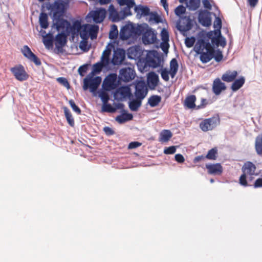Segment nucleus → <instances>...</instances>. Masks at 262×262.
Wrapping results in <instances>:
<instances>
[{
	"label": "nucleus",
	"mask_w": 262,
	"mask_h": 262,
	"mask_svg": "<svg viewBox=\"0 0 262 262\" xmlns=\"http://www.w3.org/2000/svg\"><path fill=\"white\" fill-rule=\"evenodd\" d=\"M69 2L63 0H55L53 3L47 2L43 4L42 7L50 11V15H52L53 21V26L56 29L62 20H65L62 17L64 16L68 7Z\"/></svg>",
	"instance_id": "1"
},
{
	"label": "nucleus",
	"mask_w": 262,
	"mask_h": 262,
	"mask_svg": "<svg viewBox=\"0 0 262 262\" xmlns=\"http://www.w3.org/2000/svg\"><path fill=\"white\" fill-rule=\"evenodd\" d=\"M82 24L80 20L74 19L72 25L70 21L67 19L62 20L56 29L57 31L60 29H65L68 34H71L72 37L74 38L79 35V31L82 29Z\"/></svg>",
	"instance_id": "2"
},
{
	"label": "nucleus",
	"mask_w": 262,
	"mask_h": 262,
	"mask_svg": "<svg viewBox=\"0 0 262 262\" xmlns=\"http://www.w3.org/2000/svg\"><path fill=\"white\" fill-rule=\"evenodd\" d=\"M242 169L243 174L240 176L239 179L240 185L244 187L251 186V184H248L247 174L258 175V173L255 172V165L252 162L248 161L244 164Z\"/></svg>",
	"instance_id": "3"
},
{
	"label": "nucleus",
	"mask_w": 262,
	"mask_h": 262,
	"mask_svg": "<svg viewBox=\"0 0 262 262\" xmlns=\"http://www.w3.org/2000/svg\"><path fill=\"white\" fill-rule=\"evenodd\" d=\"M163 60V55L162 53H159L156 50L149 51L146 55V62L149 67L153 68H156L161 66V63Z\"/></svg>",
	"instance_id": "4"
},
{
	"label": "nucleus",
	"mask_w": 262,
	"mask_h": 262,
	"mask_svg": "<svg viewBox=\"0 0 262 262\" xmlns=\"http://www.w3.org/2000/svg\"><path fill=\"white\" fill-rule=\"evenodd\" d=\"M193 20L189 16H185L180 17L179 20L177 23V29L183 34L186 35V32L191 30L193 27Z\"/></svg>",
	"instance_id": "5"
},
{
	"label": "nucleus",
	"mask_w": 262,
	"mask_h": 262,
	"mask_svg": "<svg viewBox=\"0 0 262 262\" xmlns=\"http://www.w3.org/2000/svg\"><path fill=\"white\" fill-rule=\"evenodd\" d=\"M101 82V78L100 76L93 77L90 75L84 79L83 89L86 90L89 89L90 91L95 94L96 90Z\"/></svg>",
	"instance_id": "6"
},
{
	"label": "nucleus",
	"mask_w": 262,
	"mask_h": 262,
	"mask_svg": "<svg viewBox=\"0 0 262 262\" xmlns=\"http://www.w3.org/2000/svg\"><path fill=\"white\" fill-rule=\"evenodd\" d=\"M136 76V72L133 66L124 67L119 70V81L128 82L133 80Z\"/></svg>",
	"instance_id": "7"
},
{
	"label": "nucleus",
	"mask_w": 262,
	"mask_h": 262,
	"mask_svg": "<svg viewBox=\"0 0 262 262\" xmlns=\"http://www.w3.org/2000/svg\"><path fill=\"white\" fill-rule=\"evenodd\" d=\"M121 81H119L118 78L117 79L116 74H111L104 80L102 84L103 89L108 91L114 90L119 86Z\"/></svg>",
	"instance_id": "8"
},
{
	"label": "nucleus",
	"mask_w": 262,
	"mask_h": 262,
	"mask_svg": "<svg viewBox=\"0 0 262 262\" xmlns=\"http://www.w3.org/2000/svg\"><path fill=\"white\" fill-rule=\"evenodd\" d=\"M220 122L219 116H213L202 121L200 123V127L203 132H207L215 128L220 124Z\"/></svg>",
	"instance_id": "9"
},
{
	"label": "nucleus",
	"mask_w": 262,
	"mask_h": 262,
	"mask_svg": "<svg viewBox=\"0 0 262 262\" xmlns=\"http://www.w3.org/2000/svg\"><path fill=\"white\" fill-rule=\"evenodd\" d=\"M132 95L130 86L123 85L116 89L114 93V98L116 100L121 101L126 98H132Z\"/></svg>",
	"instance_id": "10"
},
{
	"label": "nucleus",
	"mask_w": 262,
	"mask_h": 262,
	"mask_svg": "<svg viewBox=\"0 0 262 262\" xmlns=\"http://www.w3.org/2000/svg\"><path fill=\"white\" fill-rule=\"evenodd\" d=\"M106 14V9L103 8H100L90 12L87 15L86 18H92L95 23L100 24L104 20Z\"/></svg>",
	"instance_id": "11"
},
{
	"label": "nucleus",
	"mask_w": 262,
	"mask_h": 262,
	"mask_svg": "<svg viewBox=\"0 0 262 262\" xmlns=\"http://www.w3.org/2000/svg\"><path fill=\"white\" fill-rule=\"evenodd\" d=\"M142 40L143 43L145 45L156 43L159 41L157 38V33L149 27L146 28L143 33Z\"/></svg>",
	"instance_id": "12"
},
{
	"label": "nucleus",
	"mask_w": 262,
	"mask_h": 262,
	"mask_svg": "<svg viewBox=\"0 0 262 262\" xmlns=\"http://www.w3.org/2000/svg\"><path fill=\"white\" fill-rule=\"evenodd\" d=\"M214 46L212 44L211 42H210L208 39L201 37L198 39L193 48V50L195 53H198V52L200 53V50H204L205 49L206 51H207L208 50H211L214 49Z\"/></svg>",
	"instance_id": "13"
},
{
	"label": "nucleus",
	"mask_w": 262,
	"mask_h": 262,
	"mask_svg": "<svg viewBox=\"0 0 262 262\" xmlns=\"http://www.w3.org/2000/svg\"><path fill=\"white\" fill-rule=\"evenodd\" d=\"M10 71L13 73L15 78L20 81L26 80L29 78L28 74L21 64H18L11 68Z\"/></svg>",
	"instance_id": "14"
},
{
	"label": "nucleus",
	"mask_w": 262,
	"mask_h": 262,
	"mask_svg": "<svg viewBox=\"0 0 262 262\" xmlns=\"http://www.w3.org/2000/svg\"><path fill=\"white\" fill-rule=\"evenodd\" d=\"M60 30H61V32L58 33L55 38V47L59 51H61L62 48L67 44V36L70 35L67 33L65 29H60Z\"/></svg>",
	"instance_id": "15"
},
{
	"label": "nucleus",
	"mask_w": 262,
	"mask_h": 262,
	"mask_svg": "<svg viewBox=\"0 0 262 262\" xmlns=\"http://www.w3.org/2000/svg\"><path fill=\"white\" fill-rule=\"evenodd\" d=\"M214 12H211L207 10H201L199 12L198 21L204 27H209L211 25L212 19L211 15Z\"/></svg>",
	"instance_id": "16"
},
{
	"label": "nucleus",
	"mask_w": 262,
	"mask_h": 262,
	"mask_svg": "<svg viewBox=\"0 0 262 262\" xmlns=\"http://www.w3.org/2000/svg\"><path fill=\"white\" fill-rule=\"evenodd\" d=\"M135 97H139L141 99H144L148 93V90L146 88V84L144 80H136L135 83Z\"/></svg>",
	"instance_id": "17"
},
{
	"label": "nucleus",
	"mask_w": 262,
	"mask_h": 262,
	"mask_svg": "<svg viewBox=\"0 0 262 262\" xmlns=\"http://www.w3.org/2000/svg\"><path fill=\"white\" fill-rule=\"evenodd\" d=\"M110 62V60L108 58H104L101 57V61L98 62L93 66L92 72L88 75V76H94L96 74H99L101 72L104 67H106Z\"/></svg>",
	"instance_id": "18"
},
{
	"label": "nucleus",
	"mask_w": 262,
	"mask_h": 262,
	"mask_svg": "<svg viewBox=\"0 0 262 262\" xmlns=\"http://www.w3.org/2000/svg\"><path fill=\"white\" fill-rule=\"evenodd\" d=\"M125 58V50L122 48H117L114 51L113 57L111 60L114 66L121 64Z\"/></svg>",
	"instance_id": "19"
},
{
	"label": "nucleus",
	"mask_w": 262,
	"mask_h": 262,
	"mask_svg": "<svg viewBox=\"0 0 262 262\" xmlns=\"http://www.w3.org/2000/svg\"><path fill=\"white\" fill-rule=\"evenodd\" d=\"M206 168L210 174L220 176L223 173V169L222 165L219 163L207 164Z\"/></svg>",
	"instance_id": "20"
},
{
	"label": "nucleus",
	"mask_w": 262,
	"mask_h": 262,
	"mask_svg": "<svg viewBox=\"0 0 262 262\" xmlns=\"http://www.w3.org/2000/svg\"><path fill=\"white\" fill-rule=\"evenodd\" d=\"M159 81V76L155 72H150L148 74L147 83L150 90H154L158 85Z\"/></svg>",
	"instance_id": "21"
},
{
	"label": "nucleus",
	"mask_w": 262,
	"mask_h": 262,
	"mask_svg": "<svg viewBox=\"0 0 262 262\" xmlns=\"http://www.w3.org/2000/svg\"><path fill=\"white\" fill-rule=\"evenodd\" d=\"M108 11L109 12V19L112 22H118L123 19V17H121V14H119L113 4L110 5Z\"/></svg>",
	"instance_id": "22"
},
{
	"label": "nucleus",
	"mask_w": 262,
	"mask_h": 262,
	"mask_svg": "<svg viewBox=\"0 0 262 262\" xmlns=\"http://www.w3.org/2000/svg\"><path fill=\"white\" fill-rule=\"evenodd\" d=\"M132 36L130 24L123 26L120 31L119 38L122 40H126Z\"/></svg>",
	"instance_id": "23"
},
{
	"label": "nucleus",
	"mask_w": 262,
	"mask_h": 262,
	"mask_svg": "<svg viewBox=\"0 0 262 262\" xmlns=\"http://www.w3.org/2000/svg\"><path fill=\"white\" fill-rule=\"evenodd\" d=\"M130 25L132 36L134 35L136 36L142 35L145 30L146 29V28L148 27V25L145 23L139 25L137 27L135 26L132 23H130Z\"/></svg>",
	"instance_id": "24"
},
{
	"label": "nucleus",
	"mask_w": 262,
	"mask_h": 262,
	"mask_svg": "<svg viewBox=\"0 0 262 262\" xmlns=\"http://www.w3.org/2000/svg\"><path fill=\"white\" fill-rule=\"evenodd\" d=\"M129 101L128 102V107L129 109L133 112H136L138 110L139 108L141 106L142 101L143 99L139 97H136V98L132 97L128 98Z\"/></svg>",
	"instance_id": "25"
},
{
	"label": "nucleus",
	"mask_w": 262,
	"mask_h": 262,
	"mask_svg": "<svg viewBox=\"0 0 262 262\" xmlns=\"http://www.w3.org/2000/svg\"><path fill=\"white\" fill-rule=\"evenodd\" d=\"M133 119V115L131 113H128L127 111L123 110L121 111V114L117 116L115 120L119 124H123L126 122L130 121Z\"/></svg>",
	"instance_id": "26"
},
{
	"label": "nucleus",
	"mask_w": 262,
	"mask_h": 262,
	"mask_svg": "<svg viewBox=\"0 0 262 262\" xmlns=\"http://www.w3.org/2000/svg\"><path fill=\"white\" fill-rule=\"evenodd\" d=\"M226 86L224 83L222 82L220 78H216L213 83L212 91L216 95L221 94L222 91L225 90Z\"/></svg>",
	"instance_id": "27"
},
{
	"label": "nucleus",
	"mask_w": 262,
	"mask_h": 262,
	"mask_svg": "<svg viewBox=\"0 0 262 262\" xmlns=\"http://www.w3.org/2000/svg\"><path fill=\"white\" fill-rule=\"evenodd\" d=\"M200 53H196V54L200 55V59L203 63H206L210 61L213 58V53L212 50L206 51L204 52L203 50H200Z\"/></svg>",
	"instance_id": "28"
},
{
	"label": "nucleus",
	"mask_w": 262,
	"mask_h": 262,
	"mask_svg": "<svg viewBox=\"0 0 262 262\" xmlns=\"http://www.w3.org/2000/svg\"><path fill=\"white\" fill-rule=\"evenodd\" d=\"M134 11L137 13V15H140V17L147 16L150 13V9L147 6L139 5L135 6Z\"/></svg>",
	"instance_id": "29"
},
{
	"label": "nucleus",
	"mask_w": 262,
	"mask_h": 262,
	"mask_svg": "<svg viewBox=\"0 0 262 262\" xmlns=\"http://www.w3.org/2000/svg\"><path fill=\"white\" fill-rule=\"evenodd\" d=\"M237 75V72L236 71H227L225 74H224L222 76V79L226 82H230L233 81L236 76Z\"/></svg>",
	"instance_id": "30"
},
{
	"label": "nucleus",
	"mask_w": 262,
	"mask_h": 262,
	"mask_svg": "<svg viewBox=\"0 0 262 262\" xmlns=\"http://www.w3.org/2000/svg\"><path fill=\"white\" fill-rule=\"evenodd\" d=\"M179 64L177 59L172 58L170 62L169 74L173 78L178 72Z\"/></svg>",
	"instance_id": "31"
},
{
	"label": "nucleus",
	"mask_w": 262,
	"mask_h": 262,
	"mask_svg": "<svg viewBox=\"0 0 262 262\" xmlns=\"http://www.w3.org/2000/svg\"><path fill=\"white\" fill-rule=\"evenodd\" d=\"M213 6L215 10L217 11V14L214 12L213 13V15L215 17V20L213 23V27L214 28H222V19L219 16L220 14V11L219 10L217 6H216L215 5H214Z\"/></svg>",
	"instance_id": "32"
},
{
	"label": "nucleus",
	"mask_w": 262,
	"mask_h": 262,
	"mask_svg": "<svg viewBox=\"0 0 262 262\" xmlns=\"http://www.w3.org/2000/svg\"><path fill=\"white\" fill-rule=\"evenodd\" d=\"M255 149L258 155H262V134L258 135L255 138Z\"/></svg>",
	"instance_id": "33"
},
{
	"label": "nucleus",
	"mask_w": 262,
	"mask_h": 262,
	"mask_svg": "<svg viewBox=\"0 0 262 262\" xmlns=\"http://www.w3.org/2000/svg\"><path fill=\"white\" fill-rule=\"evenodd\" d=\"M245 82V78L242 76L239 78L235 80L231 86V90L233 92H236L243 86Z\"/></svg>",
	"instance_id": "34"
},
{
	"label": "nucleus",
	"mask_w": 262,
	"mask_h": 262,
	"mask_svg": "<svg viewBox=\"0 0 262 262\" xmlns=\"http://www.w3.org/2000/svg\"><path fill=\"white\" fill-rule=\"evenodd\" d=\"M196 97L194 95L188 96L185 100L184 105L188 108H196V105L195 104Z\"/></svg>",
	"instance_id": "35"
},
{
	"label": "nucleus",
	"mask_w": 262,
	"mask_h": 262,
	"mask_svg": "<svg viewBox=\"0 0 262 262\" xmlns=\"http://www.w3.org/2000/svg\"><path fill=\"white\" fill-rule=\"evenodd\" d=\"M89 27V24L83 25L82 29L79 32V35L83 40H88L90 36Z\"/></svg>",
	"instance_id": "36"
},
{
	"label": "nucleus",
	"mask_w": 262,
	"mask_h": 262,
	"mask_svg": "<svg viewBox=\"0 0 262 262\" xmlns=\"http://www.w3.org/2000/svg\"><path fill=\"white\" fill-rule=\"evenodd\" d=\"M63 110L68 124L70 126L74 127L75 125V122L71 112L66 106L63 107Z\"/></svg>",
	"instance_id": "37"
},
{
	"label": "nucleus",
	"mask_w": 262,
	"mask_h": 262,
	"mask_svg": "<svg viewBox=\"0 0 262 262\" xmlns=\"http://www.w3.org/2000/svg\"><path fill=\"white\" fill-rule=\"evenodd\" d=\"M43 43L46 47H50L53 45L54 39L52 33L49 32L46 35H42Z\"/></svg>",
	"instance_id": "38"
},
{
	"label": "nucleus",
	"mask_w": 262,
	"mask_h": 262,
	"mask_svg": "<svg viewBox=\"0 0 262 262\" xmlns=\"http://www.w3.org/2000/svg\"><path fill=\"white\" fill-rule=\"evenodd\" d=\"M48 15L45 12H41L39 15V21L40 27L43 29H47L49 27Z\"/></svg>",
	"instance_id": "39"
},
{
	"label": "nucleus",
	"mask_w": 262,
	"mask_h": 262,
	"mask_svg": "<svg viewBox=\"0 0 262 262\" xmlns=\"http://www.w3.org/2000/svg\"><path fill=\"white\" fill-rule=\"evenodd\" d=\"M199 35L200 38L204 37V38L208 39V40L211 39V43L213 45L216 44V37L213 36V32L212 31H209L207 33L202 32V33H200Z\"/></svg>",
	"instance_id": "40"
},
{
	"label": "nucleus",
	"mask_w": 262,
	"mask_h": 262,
	"mask_svg": "<svg viewBox=\"0 0 262 262\" xmlns=\"http://www.w3.org/2000/svg\"><path fill=\"white\" fill-rule=\"evenodd\" d=\"M172 136V134L170 130L164 129L160 134V141L167 142Z\"/></svg>",
	"instance_id": "41"
},
{
	"label": "nucleus",
	"mask_w": 262,
	"mask_h": 262,
	"mask_svg": "<svg viewBox=\"0 0 262 262\" xmlns=\"http://www.w3.org/2000/svg\"><path fill=\"white\" fill-rule=\"evenodd\" d=\"M200 0H189L186 3V7L191 11L197 10L200 6Z\"/></svg>",
	"instance_id": "42"
},
{
	"label": "nucleus",
	"mask_w": 262,
	"mask_h": 262,
	"mask_svg": "<svg viewBox=\"0 0 262 262\" xmlns=\"http://www.w3.org/2000/svg\"><path fill=\"white\" fill-rule=\"evenodd\" d=\"M161 101V97L159 95H152L148 100V104L151 107L157 106Z\"/></svg>",
	"instance_id": "43"
},
{
	"label": "nucleus",
	"mask_w": 262,
	"mask_h": 262,
	"mask_svg": "<svg viewBox=\"0 0 262 262\" xmlns=\"http://www.w3.org/2000/svg\"><path fill=\"white\" fill-rule=\"evenodd\" d=\"M218 156L217 149L214 147L210 149L206 155V159L210 160H215Z\"/></svg>",
	"instance_id": "44"
},
{
	"label": "nucleus",
	"mask_w": 262,
	"mask_h": 262,
	"mask_svg": "<svg viewBox=\"0 0 262 262\" xmlns=\"http://www.w3.org/2000/svg\"><path fill=\"white\" fill-rule=\"evenodd\" d=\"M99 31V27L96 25H90L89 27V34L91 39L96 38Z\"/></svg>",
	"instance_id": "45"
},
{
	"label": "nucleus",
	"mask_w": 262,
	"mask_h": 262,
	"mask_svg": "<svg viewBox=\"0 0 262 262\" xmlns=\"http://www.w3.org/2000/svg\"><path fill=\"white\" fill-rule=\"evenodd\" d=\"M118 35V31L117 26L113 24L111 26V30L109 33V38L111 39H116Z\"/></svg>",
	"instance_id": "46"
},
{
	"label": "nucleus",
	"mask_w": 262,
	"mask_h": 262,
	"mask_svg": "<svg viewBox=\"0 0 262 262\" xmlns=\"http://www.w3.org/2000/svg\"><path fill=\"white\" fill-rule=\"evenodd\" d=\"M104 89L98 92V96L100 98L103 103L107 102L110 100L109 95Z\"/></svg>",
	"instance_id": "47"
},
{
	"label": "nucleus",
	"mask_w": 262,
	"mask_h": 262,
	"mask_svg": "<svg viewBox=\"0 0 262 262\" xmlns=\"http://www.w3.org/2000/svg\"><path fill=\"white\" fill-rule=\"evenodd\" d=\"M127 6L125 7L122 11H121L122 13L121 14V17H123V19H124L125 17L127 16H129L132 15V12L130 11V8H132L134 5H129V4L126 5Z\"/></svg>",
	"instance_id": "48"
},
{
	"label": "nucleus",
	"mask_w": 262,
	"mask_h": 262,
	"mask_svg": "<svg viewBox=\"0 0 262 262\" xmlns=\"http://www.w3.org/2000/svg\"><path fill=\"white\" fill-rule=\"evenodd\" d=\"M21 52L24 56L28 59L34 54L30 48L27 45L23 47L21 49Z\"/></svg>",
	"instance_id": "49"
},
{
	"label": "nucleus",
	"mask_w": 262,
	"mask_h": 262,
	"mask_svg": "<svg viewBox=\"0 0 262 262\" xmlns=\"http://www.w3.org/2000/svg\"><path fill=\"white\" fill-rule=\"evenodd\" d=\"M102 111L103 112H107L110 113H115V110L114 109V107L112 106L110 103L107 102L103 103V105L102 106Z\"/></svg>",
	"instance_id": "50"
},
{
	"label": "nucleus",
	"mask_w": 262,
	"mask_h": 262,
	"mask_svg": "<svg viewBox=\"0 0 262 262\" xmlns=\"http://www.w3.org/2000/svg\"><path fill=\"white\" fill-rule=\"evenodd\" d=\"M150 20H154L157 24H159L162 22L161 17L155 11L150 12Z\"/></svg>",
	"instance_id": "51"
},
{
	"label": "nucleus",
	"mask_w": 262,
	"mask_h": 262,
	"mask_svg": "<svg viewBox=\"0 0 262 262\" xmlns=\"http://www.w3.org/2000/svg\"><path fill=\"white\" fill-rule=\"evenodd\" d=\"M212 53H213V58H214L216 62H219L222 60L223 58V55L222 51H220L219 49H217L216 50L213 49Z\"/></svg>",
	"instance_id": "52"
},
{
	"label": "nucleus",
	"mask_w": 262,
	"mask_h": 262,
	"mask_svg": "<svg viewBox=\"0 0 262 262\" xmlns=\"http://www.w3.org/2000/svg\"><path fill=\"white\" fill-rule=\"evenodd\" d=\"M186 12V8L182 5L178 6L174 10L175 14L179 17H182V15Z\"/></svg>",
	"instance_id": "53"
},
{
	"label": "nucleus",
	"mask_w": 262,
	"mask_h": 262,
	"mask_svg": "<svg viewBox=\"0 0 262 262\" xmlns=\"http://www.w3.org/2000/svg\"><path fill=\"white\" fill-rule=\"evenodd\" d=\"M114 45L113 43H110L106 47V50H104L103 53V57L104 58H108L109 59V56L111 53V48L114 49Z\"/></svg>",
	"instance_id": "54"
},
{
	"label": "nucleus",
	"mask_w": 262,
	"mask_h": 262,
	"mask_svg": "<svg viewBox=\"0 0 262 262\" xmlns=\"http://www.w3.org/2000/svg\"><path fill=\"white\" fill-rule=\"evenodd\" d=\"M161 39L162 42H168L169 40V35L168 31L163 28L161 32Z\"/></svg>",
	"instance_id": "55"
},
{
	"label": "nucleus",
	"mask_w": 262,
	"mask_h": 262,
	"mask_svg": "<svg viewBox=\"0 0 262 262\" xmlns=\"http://www.w3.org/2000/svg\"><path fill=\"white\" fill-rule=\"evenodd\" d=\"M69 103L73 111L76 113L78 115H80L81 114V110L78 106L76 105L73 99H70L69 101Z\"/></svg>",
	"instance_id": "56"
},
{
	"label": "nucleus",
	"mask_w": 262,
	"mask_h": 262,
	"mask_svg": "<svg viewBox=\"0 0 262 262\" xmlns=\"http://www.w3.org/2000/svg\"><path fill=\"white\" fill-rule=\"evenodd\" d=\"M57 81L67 89H69L70 88V83L66 78L61 77H58L57 78Z\"/></svg>",
	"instance_id": "57"
},
{
	"label": "nucleus",
	"mask_w": 262,
	"mask_h": 262,
	"mask_svg": "<svg viewBox=\"0 0 262 262\" xmlns=\"http://www.w3.org/2000/svg\"><path fill=\"white\" fill-rule=\"evenodd\" d=\"M195 41V38L193 36L186 37L185 40V44L186 47L191 48L194 45Z\"/></svg>",
	"instance_id": "58"
},
{
	"label": "nucleus",
	"mask_w": 262,
	"mask_h": 262,
	"mask_svg": "<svg viewBox=\"0 0 262 262\" xmlns=\"http://www.w3.org/2000/svg\"><path fill=\"white\" fill-rule=\"evenodd\" d=\"M161 71V76L162 79L166 81H168L169 79V71L166 68L162 69Z\"/></svg>",
	"instance_id": "59"
},
{
	"label": "nucleus",
	"mask_w": 262,
	"mask_h": 262,
	"mask_svg": "<svg viewBox=\"0 0 262 262\" xmlns=\"http://www.w3.org/2000/svg\"><path fill=\"white\" fill-rule=\"evenodd\" d=\"M216 44H214V45L217 47L221 46L222 47H225L226 46V38L223 36H220L216 39Z\"/></svg>",
	"instance_id": "60"
},
{
	"label": "nucleus",
	"mask_w": 262,
	"mask_h": 262,
	"mask_svg": "<svg viewBox=\"0 0 262 262\" xmlns=\"http://www.w3.org/2000/svg\"><path fill=\"white\" fill-rule=\"evenodd\" d=\"M80 49L83 52H87L89 50V47H88V43L87 40H81L79 43Z\"/></svg>",
	"instance_id": "61"
},
{
	"label": "nucleus",
	"mask_w": 262,
	"mask_h": 262,
	"mask_svg": "<svg viewBox=\"0 0 262 262\" xmlns=\"http://www.w3.org/2000/svg\"><path fill=\"white\" fill-rule=\"evenodd\" d=\"M89 64H84L83 65L81 66L78 70V72L79 74L83 76H84V74L86 72L87 70H88Z\"/></svg>",
	"instance_id": "62"
},
{
	"label": "nucleus",
	"mask_w": 262,
	"mask_h": 262,
	"mask_svg": "<svg viewBox=\"0 0 262 262\" xmlns=\"http://www.w3.org/2000/svg\"><path fill=\"white\" fill-rule=\"evenodd\" d=\"M176 151V146H171L168 147H165L164 149L163 152L166 155L173 154Z\"/></svg>",
	"instance_id": "63"
},
{
	"label": "nucleus",
	"mask_w": 262,
	"mask_h": 262,
	"mask_svg": "<svg viewBox=\"0 0 262 262\" xmlns=\"http://www.w3.org/2000/svg\"><path fill=\"white\" fill-rule=\"evenodd\" d=\"M211 3H213L214 2L212 0H211L210 1L209 0H203L202 1V3L203 5V6L207 10H211L212 5H211Z\"/></svg>",
	"instance_id": "64"
}]
</instances>
